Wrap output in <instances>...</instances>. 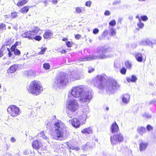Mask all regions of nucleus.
<instances>
[{
  "label": "nucleus",
  "mask_w": 156,
  "mask_h": 156,
  "mask_svg": "<svg viewBox=\"0 0 156 156\" xmlns=\"http://www.w3.org/2000/svg\"><path fill=\"white\" fill-rule=\"evenodd\" d=\"M73 44V42H70L69 41H67L66 43V45L68 48L71 47Z\"/></svg>",
  "instance_id": "nucleus-36"
},
{
  "label": "nucleus",
  "mask_w": 156,
  "mask_h": 156,
  "mask_svg": "<svg viewBox=\"0 0 156 156\" xmlns=\"http://www.w3.org/2000/svg\"><path fill=\"white\" fill-rule=\"evenodd\" d=\"M74 36L75 39L77 40L79 39L81 37V35L79 34H75L74 35Z\"/></svg>",
  "instance_id": "nucleus-46"
},
{
  "label": "nucleus",
  "mask_w": 156,
  "mask_h": 156,
  "mask_svg": "<svg viewBox=\"0 0 156 156\" xmlns=\"http://www.w3.org/2000/svg\"><path fill=\"white\" fill-rule=\"evenodd\" d=\"M29 6H25L22 7L20 10V12L23 13H27L29 10Z\"/></svg>",
  "instance_id": "nucleus-22"
},
{
  "label": "nucleus",
  "mask_w": 156,
  "mask_h": 156,
  "mask_svg": "<svg viewBox=\"0 0 156 156\" xmlns=\"http://www.w3.org/2000/svg\"><path fill=\"white\" fill-rule=\"evenodd\" d=\"M140 1H145L146 0H138Z\"/></svg>",
  "instance_id": "nucleus-61"
},
{
  "label": "nucleus",
  "mask_w": 156,
  "mask_h": 156,
  "mask_svg": "<svg viewBox=\"0 0 156 156\" xmlns=\"http://www.w3.org/2000/svg\"><path fill=\"white\" fill-rule=\"evenodd\" d=\"M4 50H6V49L2 47L0 48V58L3 56L4 53Z\"/></svg>",
  "instance_id": "nucleus-33"
},
{
  "label": "nucleus",
  "mask_w": 156,
  "mask_h": 156,
  "mask_svg": "<svg viewBox=\"0 0 156 156\" xmlns=\"http://www.w3.org/2000/svg\"><path fill=\"white\" fill-rule=\"evenodd\" d=\"M99 58H105V56H99Z\"/></svg>",
  "instance_id": "nucleus-59"
},
{
  "label": "nucleus",
  "mask_w": 156,
  "mask_h": 156,
  "mask_svg": "<svg viewBox=\"0 0 156 156\" xmlns=\"http://www.w3.org/2000/svg\"><path fill=\"white\" fill-rule=\"evenodd\" d=\"M110 12L108 10H106L104 12V15L105 16H108L110 14Z\"/></svg>",
  "instance_id": "nucleus-50"
},
{
  "label": "nucleus",
  "mask_w": 156,
  "mask_h": 156,
  "mask_svg": "<svg viewBox=\"0 0 156 156\" xmlns=\"http://www.w3.org/2000/svg\"><path fill=\"white\" fill-rule=\"evenodd\" d=\"M39 135L41 137H42L44 139L47 140L48 139V137L46 136L45 135L44 132V131H41L39 133Z\"/></svg>",
  "instance_id": "nucleus-29"
},
{
  "label": "nucleus",
  "mask_w": 156,
  "mask_h": 156,
  "mask_svg": "<svg viewBox=\"0 0 156 156\" xmlns=\"http://www.w3.org/2000/svg\"><path fill=\"white\" fill-rule=\"evenodd\" d=\"M67 147L70 150H75L76 151H77L80 150V147H75L73 146H70L69 145H67Z\"/></svg>",
  "instance_id": "nucleus-25"
},
{
  "label": "nucleus",
  "mask_w": 156,
  "mask_h": 156,
  "mask_svg": "<svg viewBox=\"0 0 156 156\" xmlns=\"http://www.w3.org/2000/svg\"><path fill=\"white\" fill-rule=\"evenodd\" d=\"M148 144L147 143L144 142H141L139 144V149L140 151H142L145 150L148 146Z\"/></svg>",
  "instance_id": "nucleus-14"
},
{
  "label": "nucleus",
  "mask_w": 156,
  "mask_h": 156,
  "mask_svg": "<svg viewBox=\"0 0 156 156\" xmlns=\"http://www.w3.org/2000/svg\"><path fill=\"white\" fill-rule=\"evenodd\" d=\"M141 20L146 21L148 20V18L146 16H141Z\"/></svg>",
  "instance_id": "nucleus-41"
},
{
  "label": "nucleus",
  "mask_w": 156,
  "mask_h": 156,
  "mask_svg": "<svg viewBox=\"0 0 156 156\" xmlns=\"http://www.w3.org/2000/svg\"><path fill=\"white\" fill-rule=\"evenodd\" d=\"M18 67L16 64H14L10 66L7 70L8 73H14L17 70Z\"/></svg>",
  "instance_id": "nucleus-13"
},
{
  "label": "nucleus",
  "mask_w": 156,
  "mask_h": 156,
  "mask_svg": "<svg viewBox=\"0 0 156 156\" xmlns=\"http://www.w3.org/2000/svg\"><path fill=\"white\" fill-rule=\"evenodd\" d=\"M43 67L46 70H48L50 69V65L48 63H45L43 65Z\"/></svg>",
  "instance_id": "nucleus-32"
},
{
  "label": "nucleus",
  "mask_w": 156,
  "mask_h": 156,
  "mask_svg": "<svg viewBox=\"0 0 156 156\" xmlns=\"http://www.w3.org/2000/svg\"><path fill=\"white\" fill-rule=\"evenodd\" d=\"M137 25L139 28H142L144 26V24L141 22H139V23H137Z\"/></svg>",
  "instance_id": "nucleus-42"
},
{
  "label": "nucleus",
  "mask_w": 156,
  "mask_h": 156,
  "mask_svg": "<svg viewBox=\"0 0 156 156\" xmlns=\"http://www.w3.org/2000/svg\"><path fill=\"white\" fill-rule=\"evenodd\" d=\"M4 16L5 17V18H9V15H5Z\"/></svg>",
  "instance_id": "nucleus-58"
},
{
  "label": "nucleus",
  "mask_w": 156,
  "mask_h": 156,
  "mask_svg": "<svg viewBox=\"0 0 156 156\" xmlns=\"http://www.w3.org/2000/svg\"><path fill=\"white\" fill-rule=\"evenodd\" d=\"M116 23L115 20H111L109 23V24L110 26H114L116 25Z\"/></svg>",
  "instance_id": "nucleus-35"
},
{
  "label": "nucleus",
  "mask_w": 156,
  "mask_h": 156,
  "mask_svg": "<svg viewBox=\"0 0 156 156\" xmlns=\"http://www.w3.org/2000/svg\"><path fill=\"white\" fill-rule=\"evenodd\" d=\"M8 28H9L10 29V28H11V27H8Z\"/></svg>",
  "instance_id": "nucleus-64"
},
{
  "label": "nucleus",
  "mask_w": 156,
  "mask_h": 156,
  "mask_svg": "<svg viewBox=\"0 0 156 156\" xmlns=\"http://www.w3.org/2000/svg\"><path fill=\"white\" fill-rule=\"evenodd\" d=\"M69 82L68 75L64 72H60L54 80V85L58 87L61 85H66Z\"/></svg>",
  "instance_id": "nucleus-5"
},
{
  "label": "nucleus",
  "mask_w": 156,
  "mask_h": 156,
  "mask_svg": "<svg viewBox=\"0 0 156 156\" xmlns=\"http://www.w3.org/2000/svg\"><path fill=\"white\" fill-rule=\"evenodd\" d=\"M66 52V51L65 49H62L60 51V53L61 54H65Z\"/></svg>",
  "instance_id": "nucleus-53"
},
{
  "label": "nucleus",
  "mask_w": 156,
  "mask_h": 156,
  "mask_svg": "<svg viewBox=\"0 0 156 156\" xmlns=\"http://www.w3.org/2000/svg\"><path fill=\"white\" fill-rule=\"evenodd\" d=\"M37 26L34 27V29L31 30L26 31L21 34V36L23 38H27L28 40H33V37Z\"/></svg>",
  "instance_id": "nucleus-9"
},
{
  "label": "nucleus",
  "mask_w": 156,
  "mask_h": 156,
  "mask_svg": "<svg viewBox=\"0 0 156 156\" xmlns=\"http://www.w3.org/2000/svg\"><path fill=\"white\" fill-rule=\"evenodd\" d=\"M130 95L128 94H125L123 95L122 100L123 102L127 104L129 101Z\"/></svg>",
  "instance_id": "nucleus-15"
},
{
  "label": "nucleus",
  "mask_w": 156,
  "mask_h": 156,
  "mask_svg": "<svg viewBox=\"0 0 156 156\" xmlns=\"http://www.w3.org/2000/svg\"><path fill=\"white\" fill-rule=\"evenodd\" d=\"M116 33V32L115 29L113 28H112L111 30L110 36H112L115 35Z\"/></svg>",
  "instance_id": "nucleus-40"
},
{
  "label": "nucleus",
  "mask_w": 156,
  "mask_h": 156,
  "mask_svg": "<svg viewBox=\"0 0 156 156\" xmlns=\"http://www.w3.org/2000/svg\"><path fill=\"white\" fill-rule=\"evenodd\" d=\"M71 94L74 97L80 98V100L83 102L89 103L92 97L91 93L85 91L84 88L81 85L73 87Z\"/></svg>",
  "instance_id": "nucleus-2"
},
{
  "label": "nucleus",
  "mask_w": 156,
  "mask_h": 156,
  "mask_svg": "<svg viewBox=\"0 0 156 156\" xmlns=\"http://www.w3.org/2000/svg\"><path fill=\"white\" fill-rule=\"evenodd\" d=\"M91 4V2L90 1H88L86 2L85 3V5L88 7H90Z\"/></svg>",
  "instance_id": "nucleus-45"
},
{
  "label": "nucleus",
  "mask_w": 156,
  "mask_h": 156,
  "mask_svg": "<svg viewBox=\"0 0 156 156\" xmlns=\"http://www.w3.org/2000/svg\"><path fill=\"white\" fill-rule=\"evenodd\" d=\"M136 60L139 62H142L143 61L142 54L140 53H136L134 55Z\"/></svg>",
  "instance_id": "nucleus-16"
},
{
  "label": "nucleus",
  "mask_w": 156,
  "mask_h": 156,
  "mask_svg": "<svg viewBox=\"0 0 156 156\" xmlns=\"http://www.w3.org/2000/svg\"><path fill=\"white\" fill-rule=\"evenodd\" d=\"M91 129L89 127L85 128L81 130V132L84 134H89L92 133Z\"/></svg>",
  "instance_id": "nucleus-20"
},
{
  "label": "nucleus",
  "mask_w": 156,
  "mask_h": 156,
  "mask_svg": "<svg viewBox=\"0 0 156 156\" xmlns=\"http://www.w3.org/2000/svg\"><path fill=\"white\" fill-rule=\"evenodd\" d=\"M7 50H8V51L9 52L8 54L9 55V57H11L12 55V54H11V51H10L9 48H7Z\"/></svg>",
  "instance_id": "nucleus-52"
},
{
  "label": "nucleus",
  "mask_w": 156,
  "mask_h": 156,
  "mask_svg": "<svg viewBox=\"0 0 156 156\" xmlns=\"http://www.w3.org/2000/svg\"><path fill=\"white\" fill-rule=\"evenodd\" d=\"M32 147L34 149L38 151L40 150L42 151L47 150V145L43 144L39 140H34L32 143Z\"/></svg>",
  "instance_id": "nucleus-7"
},
{
  "label": "nucleus",
  "mask_w": 156,
  "mask_h": 156,
  "mask_svg": "<svg viewBox=\"0 0 156 156\" xmlns=\"http://www.w3.org/2000/svg\"><path fill=\"white\" fill-rule=\"evenodd\" d=\"M55 129L51 131L50 134L52 138L55 140H61L68 134V132L65 124L61 121H58L54 125Z\"/></svg>",
  "instance_id": "nucleus-1"
},
{
  "label": "nucleus",
  "mask_w": 156,
  "mask_h": 156,
  "mask_svg": "<svg viewBox=\"0 0 156 156\" xmlns=\"http://www.w3.org/2000/svg\"><path fill=\"white\" fill-rule=\"evenodd\" d=\"M47 49V48L45 47L44 48H43L42 47L41 48V51L38 53V54L39 55H43V54L45 51H46V50Z\"/></svg>",
  "instance_id": "nucleus-31"
},
{
  "label": "nucleus",
  "mask_w": 156,
  "mask_h": 156,
  "mask_svg": "<svg viewBox=\"0 0 156 156\" xmlns=\"http://www.w3.org/2000/svg\"><path fill=\"white\" fill-rule=\"evenodd\" d=\"M67 40H68V38L66 37H64L62 39V40L63 41H66Z\"/></svg>",
  "instance_id": "nucleus-55"
},
{
  "label": "nucleus",
  "mask_w": 156,
  "mask_h": 156,
  "mask_svg": "<svg viewBox=\"0 0 156 156\" xmlns=\"http://www.w3.org/2000/svg\"><path fill=\"white\" fill-rule=\"evenodd\" d=\"M126 72V69L124 67H122L120 70V72L122 74H125Z\"/></svg>",
  "instance_id": "nucleus-34"
},
{
  "label": "nucleus",
  "mask_w": 156,
  "mask_h": 156,
  "mask_svg": "<svg viewBox=\"0 0 156 156\" xmlns=\"http://www.w3.org/2000/svg\"><path fill=\"white\" fill-rule=\"evenodd\" d=\"M7 111L10 115L15 117L19 115L20 111L19 108L14 105H9L7 108Z\"/></svg>",
  "instance_id": "nucleus-8"
},
{
  "label": "nucleus",
  "mask_w": 156,
  "mask_h": 156,
  "mask_svg": "<svg viewBox=\"0 0 156 156\" xmlns=\"http://www.w3.org/2000/svg\"><path fill=\"white\" fill-rule=\"evenodd\" d=\"M137 132L141 135H142L143 134L146 132L145 128L143 127H139L137 129Z\"/></svg>",
  "instance_id": "nucleus-19"
},
{
  "label": "nucleus",
  "mask_w": 156,
  "mask_h": 156,
  "mask_svg": "<svg viewBox=\"0 0 156 156\" xmlns=\"http://www.w3.org/2000/svg\"><path fill=\"white\" fill-rule=\"evenodd\" d=\"M108 34V31L107 30H105L103 31L102 34V36L105 37L107 36Z\"/></svg>",
  "instance_id": "nucleus-44"
},
{
  "label": "nucleus",
  "mask_w": 156,
  "mask_h": 156,
  "mask_svg": "<svg viewBox=\"0 0 156 156\" xmlns=\"http://www.w3.org/2000/svg\"><path fill=\"white\" fill-rule=\"evenodd\" d=\"M94 85L99 89H102L104 88V86L102 83H101L98 84L97 85L96 84H95Z\"/></svg>",
  "instance_id": "nucleus-37"
},
{
  "label": "nucleus",
  "mask_w": 156,
  "mask_h": 156,
  "mask_svg": "<svg viewBox=\"0 0 156 156\" xmlns=\"http://www.w3.org/2000/svg\"><path fill=\"white\" fill-rule=\"evenodd\" d=\"M11 141L12 142H15L16 141V139L13 137H12L10 138Z\"/></svg>",
  "instance_id": "nucleus-51"
},
{
  "label": "nucleus",
  "mask_w": 156,
  "mask_h": 156,
  "mask_svg": "<svg viewBox=\"0 0 156 156\" xmlns=\"http://www.w3.org/2000/svg\"><path fill=\"white\" fill-rule=\"evenodd\" d=\"M92 59V58L91 56H88L83 58L82 61H88Z\"/></svg>",
  "instance_id": "nucleus-30"
},
{
  "label": "nucleus",
  "mask_w": 156,
  "mask_h": 156,
  "mask_svg": "<svg viewBox=\"0 0 156 156\" xmlns=\"http://www.w3.org/2000/svg\"><path fill=\"white\" fill-rule=\"evenodd\" d=\"M109 51L108 48H104L102 50V52L103 53L108 52Z\"/></svg>",
  "instance_id": "nucleus-49"
},
{
  "label": "nucleus",
  "mask_w": 156,
  "mask_h": 156,
  "mask_svg": "<svg viewBox=\"0 0 156 156\" xmlns=\"http://www.w3.org/2000/svg\"><path fill=\"white\" fill-rule=\"evenodd\" d=\"M106 109L107 110H108V109H109V108L108 107H107L106 108Z\"/></svg>",
  "instance_id": "nucleus-60"
},
{
  "label": "nucleus",
  "mask_w": 156,
  "mask_h": 156,
  "mask_svg": "<svg viewBox=\"0 0 156 156\" xmlns=\"http://www.w3.org/2000/svg\"><path fill=\"white\" fill-rule=\"evenodd\" d=\"M136 18H138V20H139V22H141V18H139V16H136Z\"/></svg>",
  "instance_id": "nucleus-57"
},
{
  "label": "nucleus",
  "mask_w": 156,
  "mask_h": 156,
  "mask_svg": "<svg viewBox=\"0 0 156 156\" xmlns=\"http://www.w3.org/2000/svg\"><path fill=\"white\" fill-rule=\"evenodd\" d=\"M125 65L127 69H130L131 67V64L129 61H126L125 62Z\"/></svg>",
  "instance_id": "nucleus-28"
},
{
  "label": "nucleus",
  "mask_w": 156,
  "mask_h": 156,
  "mask_svg": "<svg viewBox=\"0 0 156 156\" xmlns=\"http://www.w3.org/2000/svg\"><path fill=\"white\" fill-rule=\"evenodd\" d=\"M35 32L34 34L35 35L33 37V40H34L35 41H40L42 39V37L40 35H37L39 32L41 30L39 27L37 26Z\"/></svg>",
  "instance_id": "nucleus-12"
},
{
  "label": "nucleus",
  "mask_w": 156,
  "mask_h": 156,
  "mask_svg": "<svg viewBox=\"0 0 156 156\" xmlns=\"http://www.w3.org/2000/svg\"><path fill=\"white\" fill-rule=\"evenodd\" d=\"M14 52V54L16 55H19L20 54V52L19 50L18 49H15V50L12 51Z\"/></svg>",
  "instance_id": "nucleus-39"
},
{
  "label": "nucleus",
  "mask_w": 156,
  "mask_h": 156,
  "mask_svg": "<svg viewBox=\"0 0 156 156\" xmlns=\"http://www.w3.org/2000/svg\"><path fill=\"white\" fill-rule=\"evenodd\" d=\"M69 121L72 126L75 128H79L80 126V122L79 119L76 118H74L69 120Z\"/></svg>",
  "instance_id": "nucleus-10"
},
{
  "label": "nucleus",
  "mask_w": 156,
  "mask_h": 156,
  "mask_svg": "<svg viewBox=\"0 0 156 156\" xmlns=\"http://www.w3.org/2000/svg\"><path fill=\"white\" fill-rule=\"evenodd\" d=\"M111 86L113 89L115 88L116 87V82L114 80H112L110 81Z\"/></svg>",
  "instance_id": "nucleus-23"
},
{
  "label": "nucleus",
  "mask_w": 156,
  "mask_h": 156,
  "mask_svg": "<svg viewBox=\"0 0 156 156\" xmlns=\"http://www.w3.org/2000/svg\"><path fill=\"white\" fill-rule=\"evenodd\" d=\"M96 78L97 79V82L98 81L102 82L105 79L104 77L102 75H98L97 76Z\"/></svg>",
  "instance_id": "nucleus-24"
},
{
  "label": "nucleus",
  "mask_w": 156,
  "mask_h": 156,
  "mask_svg": "<svg viewBox=\"0 0 156 156\" xmlns=\"http://www.w3.org/2000/svg\"><path fill=\"white\" fill-rule=\"evenodd\" d=\"M94 68H92L90 69H89L88 71V72L89 73H91L92 72H93V71H94Z\"/></svg>",
  "instance_id": "nucleus-54"
},
{
  "label": "nucleus",
  "mask_w": 156,
  "mask_h": 156,
  "mask_svg": "<svg viewBox=\"0 0 156 156\" xmlns=\"http://www.w3.org/2000/svg\"><path fill=\"white\" fill-rule=\"evenodd\" d=\"M29 93L34 95L40 94L43 90V88L40 81L34 80L32 81L27 87Z\"/></svg>",
  "instance_id": "nucleus-4"
},
{
  "label": "nucleus",
  "mask_w": 156,
  "mask_h": 156,
  "mask_svg": "<svg viewBox=\"0 0 156 156\" xmlns=\"http://www.w3.org/2000/svg\"><path fill=\"white\" fill-rule=\"evenodd\" d=\"M79 105L77 101L75 100H71L67 102L66 108L72 113L76 112L78 109Z\"/></svg>",
  "instance_id": "nucleus-6"
},
{
  "label": "nucleus",
  "mask_w": 156,
  "mask_h": 156,
  "mask_svg": "<svg viewBox=\"0 0 156 156\" xmlns=\"http://www.w3.org/2000/svg\"><path fill=\"white\" fill-rule=\"evenodd\" d=\"M137 80L136 76L134 75H132L131 76V78L129 77H127L126 78V80L127 81L129 82H135Z\"/></svg>",
  "instance_id": "nucleus-17"
},
{
  "label": "nucleus",
  "mask_w": 156,
  "mask_h": 156,
  "mask_svg": "<svg viewBox=\"0 0 156 156\" xmlns=\"http://www.w3.org/2000/svg\"><path fill=\"white\" fill-rule=\"evenodd\" d=\"M27 152V151H25V152H24V153L25 154H26Z\"/></svg>",
  "instance_id": "nucleus-62"
},
{
  "label": "nucleus",
  "mask_w": 156,
  "mask_h": 156,
  "mask_svg": "<svg viewBox=\"0 0 156 156\" xmlns=\"http://www.w3.org/2000/svg\"><path fill=\"white\" fill-rule=\"evenodd\" d=\"M0 29L5 30L6 29V25L3 23L0 24Z\"/></svg>",
  "instance_id": "nucleus-38"
},
{
  "label": "nucleus",
  "mask_w": 156,
  "mask_h": 156,
  "mask_svg": "<svg viewBox=\"0 0 156 156\" xmlns=\"http://www.w3.org/2000/svg\"><path fill=\"white\" fill-rule=\"evenodd\" d=\"M1 84H0V89L1 88Z\"/></svg>",
  "instance_id": "nucleus-63"
},
{
  "label": "nucleus",
  "mask_w": 156,
  "mask_h": 156,
  "mask_svg": "<svg viewBox=\"0 0 156 156\" xmlns=\"http://www.w3.org/2000/svg\"><path fill=\"white\" fill-rule=\"evenodd\" d=\"M43 2L45 5H46L48 4V2L47 1H44Z\"/></svg>",
  "instance_id": "nucleus-56"
},
{
  "label": "nucleus",
  "mask_w": 156,
  "mask_h": 156,
  "mask_svg": "<svg viewBox=\"0 0 156 156\" xmlns=\"http://www.w3.org/2000/svg\"><path fill=\"white\" fill-rule=\"evenodd\" d=\"M28 0H21L17 3L16 5L19 7L22 6L26 4Z\"/></svg>",
  "instance_id": "nucleus-21"
},
{
  "label": "nucleus",
  "mask_w": 156,
  "mask_h": 156,
  "mask_svg": "<svg viewBox=\"0 0 156 156\" xmlns=\"http://www.w3.org/2000/svg\"><path fill=\"white\" fill-rule=\"evenodd\" d=\"M87 118V115L84 114H83L79 117V120H80V121L82 123H84L86 122V120Z\"/></svg>",
  "instance_id": "nucleus-18"
},
{
  "label": "nucleus",
  "mask_w": 156,
  "mask_h": 156,
  "mask_svg": "<svg viewBox=\"0 0 156 156\" xmlns=\"http://www.w3.org/2000/svg\"><path fill=\"white\" fill-rule=\"evenodd\" d=\"M76 12L78 13L82 12V10L81 8L79 7H77L76 8Z\"/></svg>",
  "instance_id": "nucleus-43"
},
{
  "label": "nucleus",
  "mask_w": 156,
  "mask_h": 156,
  "mask_svg": "<svg viewBox=\"0 0 156 156\" xmlns=\"http://www.w3.org/2000/svg\"><path fill=\"white\" fill-rule=\"evenodd\" d=\"M99 32V30L98 28H94L93 30V33L94 34H96Z\"/></svg>",
  "instance_id": "nucleus-48"
},
{
  "label": "nucleus",
  "mask_w": 156,
  "mask_h": 156,
  "mask_svg": "<svg viewBox=\"0 0 156 156\" xmlns=\"http://www.w3.org/2000/svg\"><path fill=\"white\" fill-rule=\"evenodd\" d=\"M110 129L112 133H115L110 137V141L112 144L115 145L124 140V138L122 134L120 132L118 133L119 129L116 122L112 124Z\"/></svg>",
  "instance_id": "nucleus-3"
},
{
  "label": "nucleus",
  "mask_w": 156,
  "mask_h": 156,
  "mask_svg": "<svg viewBox=\"0 0 156 156\" xmlns=\"http://www.w3.org/2000/svg\"><path fill=\"white\" fill-rule=\"evenodd\" d=\"M147 129L148 131L151 130L153 129V128L150 125H148L147 126Z\"/></svg>",
  "instance_id": "nucleus-47"
},
{
  "label": "nucleus",
  "mask_w": 156,
  "mask_h": 156,
  "mask_svg": "<svg viewBox=\"0 0 156 156\" xmlns=\"http://www.w3.org/2000/svg\"><path fill=\"white\" fill-rule=\"evenodd\" d=\"M21 42L18 41L15 42V43L13 44L11 48V51L15 50V49L16 48V47L19 44H20Z\"/></svg>",
  "instance_id": "nucleus-26"
},
{
  "label": "nucleus",
  "mask_w": 156,
  "mask_h": 156,
  "mask_svg": "<svg viewBox=\"0 0 156 156\" xmlns=\"http://www.w3.org/2000/svg\"><path fill=\"white\" fill-rule=\"evenodd\" d=\"M18 16V13L15 11H13L11 13V17L12 19H14Z\"/></svg>",
  "instance_id": "nucleus-27"
},
{
  "label": "nucleus",
  "mask_w": 156,
  "mask_h": 156,
  "mask_svg": "<svg viewBox=\"0 0 156 156\" xmlns=\"http://www.w3.org/2000/svg\"><path fill=\"white\" fill-rule=\"evenodd\" d=\"M53 33L52 31L49 29L45 30L43 34V36L45 39H49L53 37Z\"/></svg>",
  "instance_id": "nucleus-11"
}]
</instances>
